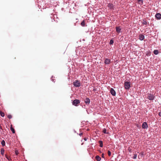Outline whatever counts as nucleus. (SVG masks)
<instances>
[{
  "mask_svg": "<svg viewBox=\"0 0 161 161\" xmlns=\"http://www.w3.org/2000/svg\"><path fill=\"white\" fill-rule=\"evenodd\" d=\"M142 127L143 129L147 128L148 127L147 125L146 122H144L143 123Z\"/></svg>",
  "mask_w": 161,
  "mask_h": 161,
  "instance_id": "obj_5",
  "label": "nucleus"
},
{
  "mask_svg": "<svg viewBox=\"0 0 161 161\" xmlns=\"http://www.w3.org/2000/svg\"><path fill=\"white\" fill-rule=\"evenodd\" d=\"M138 2L139 4L142 5L143 3V0H138Z\"/></svg>",
  "mask_w": 161,
  "mask_h": 161,
  "instance_id": "obj_14",
  "label": "nucleus"
},
{
  "mask_svg": "<svg viewBox=\"0 0 161 161\" xmlns=\"http://www.w3.org/2000/svg\"><path fill=\"white\" fill-rule=\"evenodd\" d=\"M80 103V101L78 99H75L72 102V104L76 106H78Z\"/></svg>",
  "mask_w": 161,
  "mask_h": 161,
  "instance_id": "obj_3",
  "label": "nucleus"
},
{
  "mask_svg": "<svg viewBox=\"0 0 161 161\" xmlns=\"http://www.w3.org/2000/svg\"><path fill=\"white\" fill-rule=\"evenodd\" d=\"M153 53L157 55V54H158L159 52H158V50H155L154 51Z\"/></svg>",
  "mask_w": 161,
  "mask_h": 161,
  "instance_id": "obj_16",
  "label": "nucleus"
},
{
  "mask_svg": "<svg viewBox=\"0 0 161 161\" xmlns=\"http://www.w3.org/2000/svg\"><path fill=\"white\" fill-rule=\"evenodd\" d=\"M155 16L156 18L158 19H161V14L160 13H158L156 14Z\"/></svg>",
  "mask_w": 161,
  "mask_h": 161,
  "instance_id": "obj_6",
  "label": "nucleus"
},
{
  "mask_svg": "<svg viewBox=\"0 0 161 161\" xmlns=\"http://www.w3.org/2000/svg\"><path fill=\"white\" fill-rule=\"evenodd\" d=\"M136 157H137V154H135L133 156V158L134 159H135L136 158Z\"/></svg>",
  "mask_w": 161,
  "mask_h": 161,
  "instance_id": "obj_25",
  "label": "nucleus"
},
{
  "mask_svg": "<svg viewBox=\"0 0 161 161\" xmlns=\"http://www.w3.org/2000/svg\"><path fill=\"white\" fill-rule=\"evenodd\" d=\"M10 130L13 133H15V130L12 127V125H11Z\"/></svg>",
  "mask_w": 161,
  "mask_h": 161,
  "instance_id": "obj_12",
  "label": "nucleus"
},
{
  "mask_svg": "<svg viewBox=\"0 0 161 161\" xmlns=\"http://www.w3.org/2000/svg\"><path fill=\"white\" fill-rule=\"evenodd\" d=\"M104 154L103 153H102V157L104 158Z\"/></svg>",
  "mask_w": 161,
  "mask_h": 161,
  "instance_id": "obj_33",
  "label": "nucleus"
},
{
  "mask_svg": "<svg viewBox=\"0 0 161 161\" xmlns=\"http://www.w3.org/2000/svg\"><path fill=\"white\" fill-rule=\"evenodd\" d=\"M85 102L86 105H89L90 103V100L88 98H86L85 100Z\"/></svg>",
  "mask_w": 161,
  "mask_h": 161,
  "instance_id": "obj_7",
  "label": "nucleus"
},
{
  "mask_svg": "<svg viewBox=\"0 0 161 161\" xmlns=\"http://www.w3.org/2000/svg\"><path fill=\"white\" fill-rule=\"evenodd\" d=\"M110 60L109 59L106 58L105 59L104 63L106 64H109Z\"/></svg>",
  "mask_w": 161,
  "mask_h": 161,
  "instance_id": "obj_9",
  "label": "nucleus"
},
{
  "mask_svg": "<svg viewBox=\"0 0 161 161\" xmlns=\"http://www.w3.org/2000/svg\"><path fill=\"white\" fill-rule=\"evenodd\" d=\"M0 129L1 130H3L2 127L1 126H0Z\"/></svg>",
  "mask_w": 161,
  "mask_h": 161,
  "instance_id": "obj_35",
  "label": "nucleus"
},
{
  "mask_svg": "<svg viewBox=\"0 0 161 161\" xmlns=\"http://www.w3.org/2000/svg\"><path fill=\"white\" fill-rule=\"evenodd\" d=\"M158 115L159 116H161V111L160 112H159Z\"/></svg>",
  "mask_w": 161,
  "mask_h": 161,
  "instance_id": "obj_32",
  "label": "nucleus"
},
{
  "mask_svg": "<svg viewBox=\"0 0 161 161\" xmlns=\"http://www.w3.org/2000/svg\"><path fill=\"white\" fill-rule=\"evenodd\" d=\"M147 98L150 100H153L154 99V97L153 95L150 94H148Z\"/></svg>",
  "mask_w": 161,
  "mask_h": 161,
  "instance_id": "obj_4",
  "label": "nucleus"
},
{
  "mask_svg": "<svg viewBox=\"0 0 161 161\" xmlns=\"http://www.w3.org/2000/svg\"><path fill=\"white\" fill-rule=\"evenodd\" d=\"M111 95L114 96H115L116 95V92L112 88H111Z\"/></svg>",
  "mask_w": 161,
  "mask_h": 161,
  "instance_id": "obj_10",
  "label": "nucleus"
},
{
  "mask_svg": "<svg viewBox=\"0 0 161 161\" xmlns=\"http://www.w3.org/2000/svg\"><path fill=\"white\" fill-rule=\"evenodd\" d=\"M45 5H46V4H45ZM48 7V6H47V5L44 7V6L43 7V8H46Z\"/></svg>",
  "mask_w": 161,
  "mask_h": 161,
  "instance_id": "obj_29",
  "label": "nucleus"
},
{
  "mask_svg": "<svg viewBox=\"0 0 161 161\" xmlns=\"http://www.w3.org/2000/svg\"><path fill=\"white\" fill-rule=\"evenodd\" d=\"M109 44L111 45V40H110V42H109Z\"/></svg>",
  "mask_w": 161,
  "mask_h": 161,
  "instance_id": "obj_36",
  "label": "nucleus"
},
{
  "mask_svg": "<svg viewBox=\"0 0 161 161\" xmlns=\"http://www.w3.org/2000/svg\"><path fill=\"white\" fill-rule=\"evenodd\" d=\"M106 131H107V130H106V129H105V128L103 130V132L104 133H106Z\"/></svg>",
  "mask_w": 161,
  "mask_h": 161,
  "instance_id": "obj_24",
  "label": "nucleus"
},
{
  "mask_svg": "<svg viewBox=\"0 0 161 161\" xmlns=\"http://www.w3.org/2000/svg\"><path fill=\"white\" fill-rule=\"evenodd\" d=\"M0 115L1 116L3 117L4 116L5 114L3 112L0 110Z\"/></svg>",
  "mask_w": 161,
  "mask_h": 161,
  "instance_id": "obj_17",
  "label": "nucleus"
},
{
  "mask_svg": "<svg viewBox=\"0 0 161 161\" xmlns=\"http://www.w3.org/2000/svg\"><path fill=\"white\" fill-rule=\"evenodd\" d=\"M114 43V41L112 40H111V44Z\"/></svg>",
  "mask_w": 161,
  "mask_h": 161,
  "instance_id": "obj_34",
  "label": "nucleus"
},
{
  "mask_svg": "<svg viewBox=\"0 0 161 161\" xmlns=\"http://www.w3.org/2000/svg\"><path fill=\"white\" fill-rule=\"evenodd\" d=\"M8 117L9 119H10L12 118V116L11 115H8Z\"/></svg>",
  "mask_w": 161,
  "mask_h": 161,
  "instance_id": "obj_26",
  "label": "nucleus"
},
{
  "mask_svg": "<svg viewBox=\"0 0 161 161\" xmlns=\"http://www.w3.org/2000/svg\"><path fill=\"white\" fill-rule=\"evenodd\" d=\"M1 144L3 146H4L5 145V142L4 140H3L1 142Z\"/></svg>",
  "mask_w": 161,
  "mask_h": 161,
  "instance_id": "obj_18",
  "label": "nucleus"
},
{
  "mask_svg": "<svg viewBox=\"0 0 161 161\" xmlns=\"http://www.w3.org/2000/svg\"><path fill=\"white\" fill-rule=\"evenodd\" d=\"M110 92H111V90H109Z\"/></svg>",
  "mask_w": 161,
  "mask_h": 161,
  "instance_id": "obj_38",
  "label": "nucleus"
},
{
  "mask_svg": "<svg viewBox=\"0 0 161 161\" xmlns=\"http://www.w3.org/2000/svg\"><path fill=\"white\" fill-rule=\"evenodd\" d=\"M73 84L74 86L76 87H79L81 85L80 81L77 80H75Z\"/></svg>",
  "mask_w": 161,
  "mask_h": 161,
  "instance_id": "obj_1",
  "label": "nucleus"
},
{
  "mask_svg": "<svg viewBox=\"0 0 161 161\" xmlns=\"http://www.w3.org/2000/svg\"><path fill=\"white\" fill-rule=\"evenodd\" d=\"M81 25L82 26H85V22L84 20H83L81 23Z\"/></svg>",
  "mask_w": 161,
  "mask_h": 161,
  "instance_id": "obj_19",
  "label": "nucleus"
},
{
  "mask_svg": "<svg viewBox=\"0 0 161 161\" xmlns=\"http://www.w3.org/2000/svg\"><path fill=\"white\" fill-rule=\"evenodd\" d=\"M54 77H53V76H52L51 78V80L54 82H55V79H54Z\"/></svg>",
  "mask_w": 161,
  "mask_h": 161,
  "instance_id": "obj_22",
  "label": "nucleus"
},
{
  "mask_svg": "<svg viewBox=\"0 0 161 161\" xmlns=\"http://www.w3.org/2000/svg\"><path fill=\"white\" fill-rule=\"evenodd\" d=\"M139 36V39L141 41L143 40L144 38V36L142 34H140Z\"/></svg>",
  "mask_w": 161,
  "mask_h": 161,
  "instance_id": "obj_8",
  "label": "nucleus"
},
{
  "mask_svg": "<svg viewBox=\"0 0 161 161\" xmlns=\"http://www.w3.org/2000/svg\"><path fill=\"white\" fill-rule=\"evenodd\" d=\"M147 24L146 21L143 20L142 22V24L143 25H146Z\"/></svg>",
  "mask_w": 161,
  "mask_h": 161,
  "instance_id": "obj_23",
  "label": "nucleus"
},
{
  "mask_svg": "<svg viewBox=\"0 0 161 161\" xmlns=\"http://www.w3.org/2000/svg\"><path fill=\"white\" fill-rule=\"evenodd\" d=\"M5 156L6 158L8 160H11V159L10 158V157H8L7 154L5 155Z\"/></svg>",
  "mask_w": 161,
  "mask_h": 161,
  "instance_id": "obj_21",
  "label": "nucleus"
},
{
  "mask_svg": "<svg viewBox=\"0 0 161 161\" xmlns=\"http://www.w3.org/2000/svg\"><path fill=\"white\" fill-rule=\"evenodd\" d=\"M95 159L97 161H100L101 159V158L98 155H97L95 157Z\"/></svg>",
  "mask_w": 161,
  "mask_h": 161,
  "instance_id": "obj_11",
  "label": "nucleus"
},
{
  "mask_svg": "<svg viewBox=\"0 0 161 161\" xmlns=\"http://www.w3.org/2000/svg\"><path fill=\"white\" fill-rule=\"evenodd\" d=\"M1 154L3 156L4 152V148H2L1 149Z\"/></svg>",
  "mask_w": 161,
  "mask_h": 161,
  "instance_id": "obj_15",
  "label": "nucleus"
},
{
  "mask_svg": "<svg viewBox=\"0 0 161 161\" xmlns=\"http://www.w3.org/2000/svg\"><path fill=\"white\" fill-rule=\"evenodd\" d=\"M124 87L126 89H129L130 87V82L125 81L124 83Z\"/></svg>",
  "mask_w": 161,
  "mask_h": 161,
  "instance_id": "obj_2",
  "label": "nucleus"
},
{
  "mask_svg": "<svg viewBox=\"0 0 161 161\" xmlns=\"http://www.w3.org/2000/svg\"><path fill=\"white\" fill-rule=\"evenodd\" d=\"M99 142L100 144V147H103V143L102 141H99Z\"/></svg>",
  "mask_w": 161,
  "mask_h": 161,
  "instance_id": "obj_20",
  "label": "nucleus"
},
{
  "mask_svg": "<svg viewBox=\"0 0 161 161\" xmlns=\"http://www.w3.org/2000/svg\"><path fill=\"white\" fill-rule=\"evenodd\" d=\"M116 31L117 32L119 33V32H120L121 29L120 28H119V27H116Z\"/></svg>",
  "mask_w": 161,
  "mask_h": 161,
  "instance_id": "obj_13",
  "label": "nucleus"
},
{
  "mask_svg": "<svg viewBox=\"0 0 161 161\" xmlns=\"http://www.w3.org/2000/svg\"><path fill=\"white\" fill-rule=\"evenodd\" d=\"M79 135L80 136H81L83 135V133H80Z\"/></svg>",
  "mask_w": 161,
  "mask_h": 161,
  "instance_id": "obj_31",
  "label": "nucleus"
},
{
  "mask_svg": "<svg viewBox=\"0 0 161 161\" xmlns=\"http://www.w3.org/2000/svg\"><path fill=\"white\" fill-rule=\"evenodd\" d=\"M111 6V4H110V3H109V4H108V6L109 7H110V6Z\"/></svg>",
  "mask_w": 161,
  "mask_h": 161,
  "instance_id": "obj_37",
  "label": "nucleus"
},
{
  "mask_svg": "<svg viewBox=\"0 0 161 161\" xmlns=\"http://www.w3.org/2000/svg\"><path fill=\"white\" fill-rule=\"evenodd\" d=\"M15 153L16 155H17L19 153L17 150H15Z\"/></svg>",
  "mask_w": 161,
  "mask_h": 161,
  "instance_id": "obj_28",
  "label": "nucleus"
},
{
  "mask_svg": "<svg viewBox=\"0 0 161 161\" xmlns=\"http://www.w3.org/2000/svg\"><path fill=\"white\" fill-rule=\"evenodd\" d=\"M108 154L109 156H111V152L109 150L108 151Z\"/></svg>",
  "mask_w": 161,
  "mask_h": 161,
  "instance_id": "obj_27",
  "label": "nucleus"
},
{
  "mask_svg": "<svg viewBox=\"0 0 161 161\" xmlns=\"http://www.w3.org/2000/svg\"><path fill=\"white\" fill-rule=\"evenodd\" d=\"M88 138H86V137H85L84 138V140L85 141H86L87 140V139Z\"/></svg>",
  "mask_w": 161,
  "mask_h": 161,
  "instance_id": "obj_30",
  "label": "nucleus"
}]
</instances>
